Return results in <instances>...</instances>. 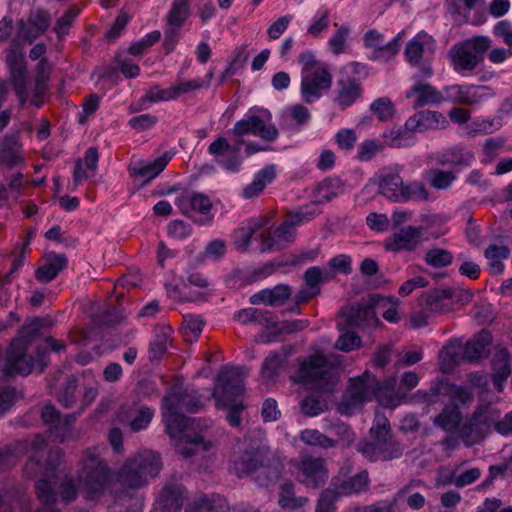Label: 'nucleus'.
<instances>
[{"mask_svg":"<svg viewBox=\"0 0 512 512\" xmlns=\"http://www.w3.org/2000/svg\"><path fill=\"white\" fill-rule=\"evenodd\" d=\"M203 407L201 395L194 389L174 385L162 399V416L170 437H181L194 420L180 411L196 413Z\"/></svg>","mask_w":512,"mask_h":512,"instance_id":"nucleus-3","label":"nucleus"},{"mask_svg":"<svg viewBox=\"0 0 512 512\" xmlns=\"http://www.w3.org/2000/svg\"><path fill=\"white\" fill-rule=\"evenodd\" d=\"M453 291L450 288L433 289L418 298L419 306L430 313L449 311L452 305Z\"/></svg>","mask_w":512,"mask_h":512,"instance_id":"nucleus-21","label":"nucleus"},{"mask_svg":"<svg viewBox=\"0 0 512 512\" xmlns=\"http://www.w3.org/2000/svg\"><path fill=\"white\" fill-rule=\"evenodd\" d=\"M300 409L303 414L313 417L323 413L327 409V404L319 396L308 395L301 401Z\"/></svg>","mask_w":512,"mask_h":512,"instance_id":"nucleus-53","label":"nucleus"},{"mask_svg":"<svg viewBox=\"0 0 512 512\" xmlns=\"http://www.w3.org/2000/svg\"><path fill=\"white\" fill-rule=\"evenodd\" d=\"M77 384V379L74 376H70L67 378L63 388L59 392L58 400L65 408H70L75 402Z\"/></svg>","mask_w":512,"mask_h":512,"instance_id":"nucleus-60","label":"nucleus"},{"mask_svg":"<svg viewBox=\"0 0 512 512\" xmlns=\"http://www.w3.org/2000/svg\"><path fill=\"white\" fill-rule=\"evenodd\" d=\"M425 178L431 187L437 190H446L455 181L456 176L452 171L431 169L425 173Z\"/></svg>","mask_w":512,"mask_h":512,"instance_id":"nucleus-47","label":"nucleus"},{"mask_svg":"<svg viewBox=\"0 0 512 512\" xmlns=\"http://www.w3.org/2000/svg\"><path fill=\"white\" fill-rule=\"evenodd\" d=\"M420 486L426 488V485L422 481L412 480L399 489L392 499L381 500L371 505L363 506L359 509V512H400L398 506L399 500L406 497V494L411 492L414 488Z\"/></svg>","mask_w":512,"mask_h":512,"instance_id":"nucleus-26","label":"nucleus"},{"mask_svg":"<svg viewBox=\"0 0 512 512\" xmlns=\"http://www.w3.org/2000/svg\"><path fill=\"white\" fill-rule=\"evenodd\" d=\"M190 15V0H174L166 16L167 26L180 29Z\"/></svg>","mask_w":512,"mask_h":512,"instance_id":"nucleus-38","label":"nucleus"},{"mask_svg":"<svg viewBox=\"0 0 512 512\" xmlns=\"http://www.w3.org/2000/svg\"><path fill=\"white\" fill-rule=\"evenodd\" d=\"M84 485L90 498L102 494L112 480V470L98 448H87L81 457Z\"/></svg>","mask_w":512,"mask_h":512,"instance_id":"nucleus-10","label":"nucleus"},{"mask_svg":"<svg viewBox=\"0 0 512 512\" xmlns=\"http://www.w3.org/2000/svg\"><path fill=\"white\" fill-rule=\"evenodd\" d=\"M332 79L328 65H318L313 71L304 72L301 75V95L303 100L310 104L319 99L323 91L331 88Z\"/></svg>","mask_w":512,"mask_h":512,"instance_id":"nucleus-14","label":"nucleus"},{"mask_svg":"<svg viewBox=\"0 0 512 512\" xmlns=\"http://www.w3.org/2000/svg\"><path fill=\"white\" fill-rule=\"evenodd\" d=\"M492 46L488 36L477 35L455 43L448 51V59L456 73L474 71L485 58Z\"/></svg>","mask_w":512,"mask_h":512,"instance_id":"nucleus-9","label":"nucleus"},{"mask_svg":"<svg viewBox=\"0 0 512 512\" xmlns=\"http://www.w3.org/2000/svg\"><path fill=\"white\" fill-rule=\"evenodd\" d=\"M439 359L441 369L449 372L463 361V349L458 344L450 343L440 351Z\"/></svg>","mask_w":512,"mask_h":512,"instance_id":"nucleus-41","label":"nucleus"},{"mask_svg":"<svg viewBox=\"0 0 512 512\" xmlns=\"http://www.w3.org/2000/svg\"><path fill=\"white\" fill-rule=\"evenodd\" d=\"M293 347L284 345L278 351L271 352L263 361L260 369V377L264 384L274 383L287 365L288 357L292 354Z\"/></svg>","mask_w":512,"mask_h":512,"instance_id":"nucleus-17","label":"nucleus"},{"mask_svg":"<svg viewBox=\"0 0 512 512\" xmlns=\"http://www.w3.org/2000/svg\"><path fill=\"white\" fill-rule=\"evenodd\" d=\"M170 159V156L164 154L151 163H144L143 161L137 162L129 169L134 175L145 178V181L149 182L165 169Z\"/></svg>","mask_w":512,"mask_h":512,"instance_id":"nucleus-32","label":"nucleus"},{"mask_svg":"<svg viewBox=\"0 0 512 512\" xmlns=\"http://www.w3.org/2000/svg\"><path fill=\"white\" fill-rule=\"evenodd\" d=\"M308 502L306 497H295L294 484L285 482L280 486L278 503L282 508L296 509Z\"/></svg>","mask_w":512,"mask_h":512,"instance_id":"nucleus-44","label":"nucleus"},{"mask_svg":"<svg viewBox=\"0 0 512 512\" xmlns=\"http://www.w3.org/2000/svg\"><path fill=\"white\" fill-rule=\"evenodd\" d=\"M268 314L269 312L266 310L246 308L237 311L234 318L243 325L250 322H257L261 325L275 326L276 322H271L270 319L266 317Z\"/></svg>","mask_w":512,"mask_h":512,"instance_id":"nucleus-46","label":"nucleus"},{"mask_svg":"<svg viewBox=\"0 0 512 512\" xmlns=\"http://www.w3.org/2000/svg\"><path fill=\"white\" fill-rule=\"evenodd\" d=\"M340 497L334 487L324 489L317 501L316 512H335V503Z\"/></svg>","mask_w":512,"mask_h":512,"instance_id":"nucleus-58","label":"nucleus"},{"mask_svg":"<svg viewBox=\"0 0 512 512\" xmlns=\"http://www.w3.org/2000/svg\"><path fill=\"white\" fill-rule=\"evenodd\" d=\"M63 458H64V454L59 449L51 450L48 453V456L46 459L45 470H44L45 477L42 478L41 480H46L51 489H53L52 481L55 479L56 474H57L58 470L60 469Z\"/></svg>","mask_w":512,"mask_h":512,"instance_id":"nucleus-50","label":"nucleus"},{"mask_svg":"<svg viewBox=\"0 0 512 512\" xmlns=\"http://www.w3.org/2000/svg\"><path fill=\"white\" fill-rule=\"evenodd\" d=\"M22 160L20 145L15 135H5L0 140V162L12 168Z\"/></svg>","mask_w":512,"mask_h":512,"instance_id":"nucleus-33","label":"nucleus"},{"mask_svg":"<svg viewBox=\"0 0 512 512\" xmlns=\"http://www.w3.org/2000/svg\"><path fill=\"white\" fill-rule=\"evenodd\" d=\"M178 205L183 213H187V208H191L200 214H207L212 208V202L209 197L198 192H194L190 196L179 199Z\"/></svg>","mask_w":512,"mask_h":512,"instance_id":"nucleus-39","label":"nucleus"},{"mask_svg":"<svg viewBox=\"0 0 512 512\" xmlns=\"http://www.w3.org/2000/svg\"><path fill=\"white\" fill-rule=\"evenodd\" d=\"M406 98H415L413 108L418 109L426 105H437L442 102V91H438L429 83L419 81L407 92Z\"/></svg>","mask_w":512,"mask_h":512,"instance_id":"nucleus-25","label":"nucleus"},{"mask_svg":"<svg viewBox=\"0 0 512 512\" xmlns=\"http://www.w3.org/2000/svg\"><path fill=\"white\" fill-rule=\"evenodd\" d=\"M275 177V166L272 164L265 166L255 174L252 183L243 189V197L245 199H253L259 196L265 189L266 185L271 183Z\"/></svg>","mask_w":512,"mask_h":512,"instance_id":"nucleus-30","label":"nucleus"},{"mask_svg":"<svg viewBox=\"0 0 512 512\" xmlns=\"http://www.w3.org/2000/svg\"><path fill=\"white\" fill-rule=\"evenodd\" d=\"M234 474L243 478L257 473L255 481L259 486L275 483L281 473V464L274 457H269L260 449H246L235 453L232 459Z\"/></svg>","mask_w":512,"mask_h":512,"instance_id":"nucleus-5","label":"nucleus"},{"mask_svg":"<svg viewBox=\"0 0 512 512\" xmlns=\"http://www.w3.org/2000/svg\"><path fill=\"white\" fill-rule=\"evenodd\" d=\"M370 111L383 122L392 119L395 114L394 104L388 97H381L373 101Z\"/></svg>","mask_w":512,"mask_h":512,"instance_id":"nucleus-52","label":"nucleus"},{"mask_svg":"<svg viewBox=\"0 0 512 512\" xmlns=\"http://www.w3.org/2000/svg\"><path fill=\"white\" fill-rule=\"evenodd\" d=\"M175 99V91L173 88L161 89L158 86L152 87L147 91L141 99V104L155 103L159 101H169Z\"/></svg>","mask_w":512,"mask_h":512,"instance_id":"nucleus-61","label":"nucleus"},{"mask_svg":"<svg viewBox=\"0 0 512 512\" xmlns=\"http://www.w3.org/2000/svg\"><path fill=\"white\" fill-rule=\"evenodd\" d=\"M491 96H493V91L488 86L455 84L443 88L442 102L475 105Z\"/></svg>","mask_w":512,"mask_h":512,"instance_id":"nucleus-15","label":"nucleus"},{"mask_svg":"<svg viewBox=\"0 0 512 512\" xmlns=\"http://www.w3.org/2000/svg\"><path fill=\"white\" fill-rule=\"evenodd\" d=\"M161 468L160 455L152 450H143L125 461L117 480L125 490H138L147 484L148 478L157 476Z\"/></svg>","mask_w":512,"mask_h":512,"instance_id":"nucleus-6","label":"nucleus"},{"mask_svg":"<svg viewBox=\"0 0 512 512\" xmlns=\"http://www.w3.org/2000/svg\"><path fill=\"white\" fill-rule=\"evenodd\" d=\"M183 502V486L176 483H168L160 492L152 512H179Z\"/></svg>","mask_w":512,"mask_h":512,"instance_id":"nucleus-20","label":"nucleus"},{"mask_svg":"<svg viewBox=\"0 0 512 512\" xmlns=\"http://www.w3.org/2000/svg\"><path fill=\"white\" fill-rule=\"evenodd\" d=\"M403 183L398 171L383 169L378 175V193L390 201L400 203Z\"/></svg>","mask_w":512,"mask_h":512,"instance_id":"nucleus-24","label":"nucleus"},{"mask_svg":"<svg viewBox=\"0 0 512 512\" xmlns=\"http://www.w3.org/2000/svg\"><path fill=\"white\" fill-rule=\"evenodd\" d=\"M257 111L258 114L253 110H250L245 118L234 124L233 128L228 131V134L232 136H246L253 134L267 142L275 141L279 136V131L274 125H267V122L271 118V114L265 109H259Z\"/></svg>","mask_w":512,"mask_h":512,"instance_id":"nucleus-13","label":"nucleus"},{"mask_svg":"<svg viewBox=\"0 0 512 512\" xmlns=\"http://www.w3.org/2000/svg\"><path fill=\"white\" fill-rule=\"evenodd\" d=\"M432 41V37L425 32L418 33L406 46L405 56L412 65L419 64L423 57L424 45Z\"/></svg>","mask_w":512,"mask_h":512,"instance_id":"nucleus-40","label":"nucleus"},{"mask_svg":"<svg viewBox=\"0 0 512 512\" xmlns=\"http://www.w3.org/2000/svg\"><path fill=\"white\" fill-rule=\"evenodd\" d=\"M76 421V414H68L49 427V436L53 441L64 442L70 439H75L73 432V424Z\"/></svg>","mask_w":512,"mask_h":512,"instance_id":"nucleus-37","label":"nucleus"},{"mask_svg":"<svg viewBox=\"0 0 512 512\" xmlns=\"http://www.w3.org/2000/svg\"><path fill=\"white\" fill-rule=\"evenodd\" d=\"M492 343V335L482 329L477 335L469 340L463 348V361L475 362L486 355V348Z\"/></svg>","mask_w":512,"mask_h":512,"instance_id":"nucleus-27","label":"nucleus"},{"mask_svg":"<svg viewBox=\"0 0 512 512\" xmlns=\"http://www.w3.org/2000/svg\"><path fill=\"white\" fill-rule=\"evenodd\" d=\"M448 121L438 111L423 110L415 113L405 122V128L409 132L424 133L428 130L444 128Z\"/></svg>","mask_w":512,"mask_h":512,"instance_id":"nucleus-19","label":"nucleus"},{"mask_svg":"<svg viewBox=\"0 0 512 512\" xmlns=\"http://www.w3.org/2000/svg\"><path fill=\"white\" fill-rule=\"evenodd\" d=\"M343 333L339 336L335 343V347L343 352H350L361 344L360 337L349 329L342 330Z\"/></svg>","mask_w":512,"mask_h":512,"instance_id":"nucleus-62","label":"nucleus"},{"mask_svg":"<svg viewBox=\"0 0 512 512\" xmlns=\"http://www.w3.org/2000/svg\"><path fill=\"white\" fill-rule=\"evenodd\" d=\"M46 262L36 270L35 277L40 282H50L57 277L60 271L66 268L68 260L65 254L49 252Z\"/></svg>","mask_w":512,"mask_h":512,"instance_id":"nucleus-28","label":"nucleus"},{"mask_svg":"<svg viewBox=\"0 0 512 512\" xmlns=\"http://www.w3.org/2000/svg\"><path fill=\"white\" fill-rule=\"evenodd\" d=\"M78 10L71 8L67 10L59 19H57L54 26V32L57 34L59 40L68 34L69 29L78 15Z\"/></svg>","mask_w":512,"mask_h":512,"instance_id":"nucleus-63","label":"nucleus"},{"mask_svg":"<svg viewBox=\"0 0 512 512\" xmlns=\"http://www.w3.org/2000/svg\"><path fill=\"white\" fill-rule=\"evenodd\" d=\"M422 235V228L415 226H407L401 228L398 232L394 233L393 246L391 247L394 251H411L420 242Z\"/></svg>","mask_w":512,"mask_h":512,"instance_id":"nucleus-31","label":"nucleus"},{"mask_svg":"<svg viewBox=\"0 0 512 512\" xmlns=\"http://www.w3.org/2000/svg\"><path fill=\"white\" fill-rule=\"evenodd\" d=\"M429 191L425 187L424 183L421 181H412L408 183H403L402 187V195L400 198V203L408 202L411 200L417 201H428L429 200Z\"/></svg>","mask_w":512,"mask_h":512,"instance_id":"nucleus-45","label":"nucleus"},{"mask_svg":"<svg viewBox=\"0 0 512 512\" xmlns=\"http://www.w3.org/2000/svg\"><path fill=\"white\" fill-rule=\"evenodd\" d=\"M379 382L369 371L350 379V385L342 401L338 405L341 414L352 415L355 409L364 402L377 396Z\"/></svg>","mask_w":512,"mask_h":512,"instance_id":"nucleus-12","label":"nucleus"},{"mask_svg":"<svg viewBox=\"0 0 512 512\" xmlns=\"http://www.w3.org/2000/svg\"><path fill=\"white\" fill-rule=\"evenodd\" d=\"M404 32H399L392 41L387 44H382L374 49L369 56L370 60L388 62L393 59L399 52L400 41L402 40Z\"/></svg>","mask_w":512,"mask_h":512,"instance_id":"nucleus-42","label":"nucleus"},{"mask_svg":"<svg viewBox=\"0 0 512 512\" xmlns=\"http://www.w3.org/2000/svg\"><path fill=\"white\" fill-rule=\"evenodd\" d=\"M452 254L442 248H433L426 252L425 261L428 265L435 268H442L452 263Z\"/></svg>","mask_w":512,"mask_h":512,"instance_id":"nucleus-56","label":"nucleus"},{"mask_svg":"<svg viewBox=\"0 0 512 512\" xmlns=\"http://www.w3.org/2000/svg\"><path fill=\"white\" fill-rule=\"evenodd\" d=\"M126 317L122 308L109 307L106 310L93 316V320L97 325L114 326L120 324Z\"/></svg>","mask_w":512,"mask_h":512,"instance_id":"nucleus-51","label":"nucleus"},{"mask_svg":"<svg viewBox=\"0 0 512 512\" xmlns=\"http://www.w3.org/2000/svg\"><path fill=\"white\" fill-rule=\"evenodd\" d=\"M35 489L39 500L43 503V507L38 509V512H59L51 507L56 502V493L46 480H38Z\"/></svg>","mask_w":512,"mask_h":512,"instance_id":"nucleus-49","label":"nucleus"},{"mask_svg":"<svg viewBox=\"0 0 512 512\" xmlns=\"http://www.w3.org/2000/svg\"><path fill=\"white\" fill-rule=\"evenodd\" d=\"M300 439L302 442L309 446H317L323 449H328L336 446L334 439L321 433L316 429H305L301 432Z\"/></svg>","mask_w":512,"mask_h":512,"instance_id":"nucleus-48","label":"nucleus"},{"mask_svg":"<svg viewBox=\"0 0 512 512\" xmlns=\"http://www.w3.org/2000/svg\"><path fill=\"white\" fill-rule=\"evenodd\" d=\"M488 433L487 426L478 420V415L472 414L460 428L459 437L466 446L470 447L483 441Z\"/></svg>","mask_w":512,"mask_h":512,"instance_id":"nucleus-29","label":"nucleus"},{"mask_svg":"<svg viewBox=\"0 0 512 512\" xmlns=\"http://www.w3.org/2000/svg\"><path fill=\"white\" fill-rule=\"evenodd\" d=\"M382 300L378 294L370 295L367 299L354 303L351 306L343 307L339 315L344 322H338L339 330L357 328L361 331H367L380 325V320L376 316L375 308Z\"/></svg>","mask_w":512,"mask_h":512,"instance_id":"nucleus-11","label":"nucleus"},{"mask_svg":"<svg viewBox=\"0 0 512 512\" xmlns=\"http://www.w3.org/2000/svg\"><path fill=\"white\" fill-rule=\"evenodd\" d=\"M372 440H362L357 444V451L368 461H391L400 458L404 448L390 432V424L387 419L377 422L370 428Z\"/></svg>","mask_w":512,"mask_h":512,"instance_id":"nucleus-7","label":"nucleus"},{"mask_svg":"<svg viewBox=\"0 0 512 512\" xmlns=\"http://www.w3.org/2000/svg\"><path fill=\"white\" fill-rule=\"evenodd\" d=\"M328 429L337 438L334 439L336 446L340 445L342 448H348L356 439L354 431L344 422H331Z\"/></svg>","mask_w":512,"mask_h":512,"instance_id":"nucleus-43","label":"nucleus"},{"mask_svg":"<svg viewBox=\"0 0 512 512\" xmlns=\"http://www.w3.org/2000/svg\"><path fill=\"white\" fill-rule=\"evenodd\" d=\"M461 420L462 414L458 406L449 404L433 419V423L445 432L451 433L458 429Z\"/></svg>","mask_w":512,"mask_h":512,"instance_id":"nucleus-35","label":"nucleus"},{"mask_svg":"<svg viewBox=\"0 0 512 512\" xmlns=\"http://www.w3.org/2000/svg\"><path fill=\"white\" fill-rule=\"evenodd\" d=\"M363 95L362 83L354 77H340L337 81L335 102L342 109L354 104Z\"/></svg>","mask_w":512,"mask_h":512,"instance_id":"nucleus-23","label":"nucleus"},{"mask_svg":"<svg viewBox=\"0 0 512 512\" xmlns=\"http://www.w3.org/2000/svg\"><path fill=\"white\" fill-rule=\"evenodd\" d=\"M185 512H226L224 507L214 500L198 499L190 503Z\"/></svg>","mask_w":512,"mask_h":512,"instance_id":"nucleus-64","label":"nucleus"},{"mask_svg":"<svg viewBox=\"0 0 512 512\" xmlns=\"http://www.w3.org/2000/svg\"><path fill=\"white\" fill-rule=\"evenodd\" d=\"M190 426L186 428L185 434L181 437H173L174 439H180L185 443V446L180 447L178 449L179 453L184 458H190L194 456L198 451H207L211 444L208 441H205L200 435H191Z\"/></svg>","mask_w":512,"mask_h":512,"instance_id":"nucleus-36","label":"nucleus"},{"mask_svg":"<svg viewBox=\"0 0 512 512\" xmlns=\"http://www.w3.org/2000/svg\"><path fill=\"white\" fill-rule=\"evenodd\" d=\"M204 326V322L192 315L184 316V321L182 324V333L185 341L193 342L195 341L202 332Z\"/></svg>","mask_w":512,"mask_h":512,"instance_id":"nucleus-54","label":"nucleus"},{"mask_svg":"<svg viewBox=\"0 0 512 512\" xmlns=\"http://www.w3.org/2000/svg\"><path fill=\"white\" fill-rule=\"evenodd\" d=\"M154 416V410L148 406H141L130 420L129 426L133 432L141 431L148 427Z\"/></svg>","mask_w":512,"mask_h":512,"instance_id":"nucleus-57","label":"nucleus"},{"mask_svg":"<svg viewBox=\"0 0 512 512\" xmlns=\"http://www.w3.org/2000/svg\"><path fill=\"white\" fill-rule=\"evenodd\" d=\"M342 191V186L339 180L327 179L319 183L317 187V199L310 204L300 207L296 211L288 212L285 220L279 226L277 235L289 242L294 240L293 229L304 223L312 220L316 214V206L330 202Z\"/></svg>","mask_w":512,"mask_h":512,"instance_id":"nucleus-8","label":"nucleus"},{"mask_svg":"<svg viewBox=\"0 0 512 512\" xmlns=\"http://www.w3.org/2000/svg\"><path fill=\"white\" fill-rule=\"evenodd\" d=\"M493 384L495 388L501 392L503 389V383L507 380L510 375L511 369L509 365V354L506 349H497L493 356Z\"/></svg>","mask_w":512,"mask_h":512,"instance_id":"nucleus-34","label":"nucleus"},{"mask_svg":"<svg viewBox=\"0 0 512 512\" xmlns=\"http://www.w3.org/2000/svg\"><path fill=\"white\" fill-rule=\"evenodd\" d=\"M53 322L49 318L35 317L26 323L18 332V336L12 341L6 354L4 374L12 376L19 374L26 376L31 373L34 366L42 372L48 365V352L45 346L36 347V359L28 353L32 343L42 335V328L51 327Z\"/></svg>","mask_w":512,"mask_h":512,"instance_id":"nucleus-1","label":"nucleus"},{"mask_svg":"<svg viewBox=\"0 0 512 512\" xmlns=\"http://www.w3.org/2000/svg\"><path fill=\"white\" fill-rule=\"evenodd\" d=\"M338 364L337 356L312 354L299 364V368L291 376V380L311 389L331 391L338 381Z\"/></svg>","mask_w":512,"mask_h":512,"instance_id":"nucleus-4","label":"nucleus"},{"mask_svg":"<svg viewBox=\"0 0 512 512\" xmlns=\"http://www.w3.org/2000/svg\"><path fill=\"white\" fill-rule=\"evenodd\" d=\"M369 473L367 470H362L359 473L349 478L343 479L340 476H335L331 479V487L340 494V496H350L352 494H360L369 489Z\"/></svg>","mask_w":512,"mask_h":512,"instance_id":"nucleus-22","label":"nucleus"},{"mask_svg":"<svg viewBox=\"0 0 512 512\" xmlns=\"http://www.w3.org/2000/svg\"><path fill=\"white\" fill-rule=\"evenodd\" d=\"M478 415V420L487 426V430L490 432L492 426H496L499 419V411L491 405H480L473 413Z\"/></svg>","mask_w":512,"mask_h":512,"instance_id":"nucleus-59","label":"nucleus"},{"mask_svg":"<svg viewBox=\"0 0 512 512\" xmlns=\"http://www.w3.org/2000/svg\"><path fill=\"white\" fill-rule=\"evenodd\" d=\"M248 372L245 366H223L212 392L216 407L227 409L226 420L233 427H239L242 422L245 406L241 402L235 403V400L244 392L243 380Z\"/></svg>","mask_w":512,"mask_h":512,"instance_id":"nucleus-2","label":"nucleus"},{"mask_svg":"<svg viewBox=\"0 0 512 512\" xmlns=\"http://www.w3.org/2000/svg\"><path fill=\"white\" fill-rule=\"evenodd\" d=\"M50 21V14L44 9L36 8L31 10L28 17V24L23 20L17 23L18 36L32 42L48 29Z\"/></svg>","mask_w":512,"mask_h":512,"instance_id":"nucleus-18","label":"nucleus"},{"mask_svg":"<svg viewBox=\"0 0 512 512\" xmlns=\"http://www.w3.org/2000/svg\"><path fill=\"white\" fill-rule=\"evenodd\" d=\"M298 477L301 483L309 488L317 489L328 479L325 460L320 457L304 456L301 458Z\"/></svg>","mask_w":512,"mask_h":512,"instance_id":"nucleus-16","label":"nucleus"},{"mask_svg":"<svg viewBox=\"0 0 512 512\" xmlns=\"http://www.w3.org/2000/svg\"><path fill=\"white\" fill-rule=\"evenodd\" d=\"M236 138L233 145H230V152L232 153L231 156H229L226 160H218V164L222 165L226 170L231 172L238 171L240 164H241V158L238 156V152L240 150V147L242 145L246 146L245 140L243 139L244 136H234Z\"/></svg>","mask_w":512,"mask_h":512,"instance_id":"nucleus-55","label":"nucleus"}]
</instances>
